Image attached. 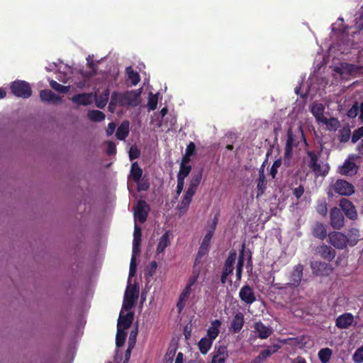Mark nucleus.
Listing matches in <instances>:
<instances>
[{"instance_id":"nucleus-46","label":"nucleus","mask_w":363,"mask_h":363,"mask_svg":"<svg viewBox=\"0 0 363 363\" xmlns=\"http://www.w3.org/2000/svg\"><path fill=\"white\" fill-rule=\"evenodd\" d=\"M158 96H159L158 93H157L155 94H154L152 93H150L149 97H148V102H147V106H148L150 110L154 111L157 108V102H158Z\"/></svg>"},{"instance_id":"nucleus-37","label":"nucleus","mask_w":363,"mask_h":363,"mask_svg":"<svg viewBox=\"0 0 363 363\" xmlns=\"http://www.w3.org/2000/svg\"><path fill=\"white\" fill-rule=\"evenodd\" d=\"M87 117L93 122H101L105 119L106 115L101 111L91 110L88 111Z\"/></svg>"},{"instance_id":"nucleus-1","label":"nucleus","mask_w":363,"mask_h":363,"mask_svg":"<svg viewBox=\"0 0 363 363\" xmlns=\"http://www.w3.org/2000/svg\"><path fill=\"white\" fill-rule=\"evenodd\" d=\"M140 89L126 91L125 92L113 91L112 93V96L118 105L122 107L138 106L140 103Z\"/></svg>"},{"instance_id":"nucleus-57","label":"nucleus","mask_w":363,"mask_h":363,"mask_svg":"<svg viewBox=\"0 0 363 363\" xmlns=\"http://www.w3.org/2000/svg\"><path fill=\"white\" fill-rule=\"evenodd\" d=\"M141 237H142L141 228L139 226L135 225V229H134L133 242H135V243H137V242L140 243L141 242Z\"/></svg>"},{"instance_id":"nucleus-63","label":"nucleus","mask_w":363,"mask_h":363,"mask_svg":"<svg viewBox=\"0 0 363 363\" xmlns=\"http://www.w3.org/2000/svg\"><path fill=\"white\" fill-rule=\"evenodd\" d=\"M195 144L193 142H190L186 148L185 153L191 156H193L195 153Z\"/></svg>"},{"instance_id":"nucleus-4","label":"nucleus","mask_w":363,"mask_h":363,"mask_svg":"<svg viewBox=\"0 0 363 363\" xmlns=\"http://www.w3.org/2000/svg\"><path fill=\"white\" fill-rule=\"evenodd\" d=\"M11 93L19 98L28 99L32 95L30 84L23 80L13 82L10 86Z\"/></svg>"},{"instance_id":"nucleus-38","label":"nucleus","mask_w":363,"mask_h":363,"mask_svg":"<svg viewBox=\"0 0 363 363\" xmlns=\"http://www.w3.org/2000/svg\"><path fill=\"white\" fill-rule=\"evenodd\" d=\"M347 239L349 240L348 245L353 247L357 245L359 240V230L357 228H352L350 230Z\"/></svg>"},{"instance_id":"nucleus-30","label":"nucleus","mask_w":363,"mask_h":363,"mask_svg":"<svg viewBox=\"0 0 363 363\" xmlns=\"http://www.w3.org/2000/svg\"><path fill=\"white\" fill-rule=\"evenodd\" d=\"M109 94H110V92H109L108 89H106L105 90H104V91L101 94H100L99 95L96 94L95 95L96 106L99 108H104L106 106V105L107 104V102L108 101Z\"/></svg>"},{"instance_id":"nucleus-26","label":"nucleus","mask_w":363,"mask_h":363,"mask_svg":"<svg viewBox=\"0 0 363 363\" xmlns=\"http://www.w3.org/2000/svg\"><path fill=\"white\" fill-rule=\"evenodd\" d=\"M228 357V349L225 346H219L216 354L213 355L211 363H225Z\"/></svg>"},{"instance_id":"nucleus-51","label":"nucleus","mask_w":363,"mask_h":363,"mask_svg":"<svg viewBox=\"0 0 363 363\" xmlns=\"http://www.w3.org/2000/svg\"><path fill=\"white\" fill-rule=\"evenodd\" d=\"M359 103L355 101L352 106L348 110L347 116L350 118H354L357 116L359 113Z\"/></svg>"},{"instance_id":"nucleus-48","label":"nucleus","mask_w":363,"mask_h":363,"mask_svg":"<svg viewBox=\"0 0 363 363\" xmlns=\"http://www.w3.org/2000/svg\"><path fill=\"white\" fill-rule=\"evenodd\" d=\"M351 135L350 129L349 127H344L340 132V141L341 143H346L347 142Z\"/></svg>"},{"instance_id":"nucleus-17","label":"nucleus","mask_w":363,"mask_h":363,"mask_svg":"<svg viewBox=\"0 0 363 363\" xmlns=\"http://www.w3.org/2000/svg\"><path fill=\"white\" fill-rule=\"evenodd\" d=\"M244 323L245 319L243 314L241 312H238L231 320L229 330L233 333H238L242 330Z\"/></svg>"},{"instance_id":"nucleus-14","label":"nucleus","mask_w":363,"mask_h":363,"mask_svg":"<svg viewBox=\"0 0 363 363\" xmlns=\"http://www.w3.org/2000/svg\"><path fill=\"white\" fill-rule=\"evenodd\" d=\"M315 252L325 260L332 261L336 256V251L330 246L324 243L315 247Z\"/></svg>"},{"instance_id":"nucleus-35","label":"nucleus","mask_w":363,"mask_h":363,"mask_svg":"<svg viewBox=\"0 0 363 363\" xmlns=\"http://www.w3.org/2000/svg\"><path fill=\"white\" fill-rule=\"evenodd\" d=\"M325 107L322 104H315L311 108V113L318 121H321L324 116Z\"/></svg>"},{"instance_id":"nucleus-49","label":"nucleus","mask_w":363,"mask_h":363,"mask_svg":"<svg viewBox=\"0 0 363 363\" xmlns=\"http://www.w3.org/2000/svg\"><path fill=\"white\" fill-rule=\"evenodd\" d=\"M320 122L325 124L330 130L336 129L339 124L338 120L335 118H330V119H328L326 117H325Z\"/></svg>"},{"instance_id":"nucleus-36","label":"nucleus","mask_w":363,"mask_h":363,"mask_svg":"<svg viewBox=\"0 0 363 363\" xmlns=\"http://www.w3.org/2000/svg\"><path fill=\"white\" fill-rule=\"evenodd\" d=\"M142 175L143 169L140 167L137 162H133L130 169V177L134 182H139Z\"/></svg>"},{"instance_id":"nucleus-52","label":"nucleus","mask_w":363,"mask_h":363,"mask_svg":"<svg viewBox=\"0 0 363 363\" xmlns=\"http://www.w3.org/2000/svg\"><path fill=\"white\" fill-rule=\"evenodd\" d=\"M138 184V191H147L150 188V183L147 179L141 178L139 182H135Z\"/></svg>"},{"instance_id":"nucleus-11","label":"nucleus","mask_w":363,"mask_h":363,"mask_svg":"<svg viewBox=\"0 0 363 363\" xmlns=\"http://www.w3.org/2000/svg\"><path fill=\"white\" fill-rule=\"evenodd\" d=\"M340 207L345 215L350 220H356L358 214L354 205L347 199H341L340 200Z\"/></svg>"},{"instance_id":"nucleus-6","label":"nucleus","mask_w":363,"mask_h":363,"mask_svg":"<svg viewBox=\"0 0 363 363\" xmlns=\"http://www.w3.org/2000/svg\"><path fill=\"white\" fill-rule=\"evenodd\" d=\"M331 189L336 194L341 196H351L354 193V186L352 184L342 179H338L331 185Z\"/></svg>"},{"instance_id":"nucleus-56","label":"nucleus","mask_w":363,"mask_h":363,"mask_svg":"<svg viewBox=\"0 0 363 363\" xmlns=\"http://www.w3.org/2000/svg\"><path fill=\"white\" fill-rule=\"evenodd\" d=\"M353 359L357 363L363 362V345L355 351Z\"/></svg>"},{"instance_id":"nucleus-32","label":"nucleus","mask_w":363,"mask_h":363,"mask_svg":"<svg viewBox=\"0 0 363 363\" xmlns=\"http://www.w3.org/2000/svg\"><path fill=\"white\" fill-rule=\"evenodd\" d=\"M213 342V340L207 337H202L198 343V347L201 353L203 354H207L212 347Z\"/></svg>"},{"instance_id":"nucleus-60","label":"nucleus","mask_w":363,"mask_h":363,"mask_svg":"<svg viewBox=\"0 0 363 363\" xmlns=\"http://www.w3.org/2000/svg\"><path fill=\"white\" fill-rule=\"evenodd\" d=\"M140 155V151L136 147H130L129 151V157L130 160H135L139 157Z\"/></svg>"},{"instance_id":"nucleus-15","label":"nucleus","mask_w":363,"mask_h":363,"mask_svg":"<svg viewBox=\"0 0 363 363\" xmlns=\"http://www.w3.org/2000/svg\"><path fill=\"white\" fill-rule=\"evenodd\" d=\"M311 267L313 273L317 276H327L333 270L328 264L319 261L311 262Z\"/></svg>"},{"instance_id":"nucleus-59","label":"nucleus","mask_w":363,"mask_h":363,"mask_svg":"<svg viewBox=\"0 0 363 363\" xmlns=\"http://www.w3.org/2000/svg\"><path fill=\"white\" fill-rule=\"evenodd\" d=\"M116 152V147L115 143L112 141H108L107 143V150H106L107 155H115Z\"/></svg>"},{"instance_id":"nucleus-7","label":"nucleus","mask_w":363,"mask_h":363,"mask_svg":"<svg viewBox=\"0 0 363 363\" xmlns=\"http://www.w3.org/2000/svg\"><path fill=\"white\" fill-rule=\"evenodd\" d=\"M237 254L235 250H231L225 262L223 272L220 276V282L225 284L227 281V277L231 274L234 269Z\"/></svg>"},{"instance_id":"nucleus-58","label":"nucleus","mask_w":363,"mask_h":363,"mask_svg":"<svg viewBox=\"0 0 363 363\" xmlns=\"http://www.w3.org/2000/svg\"><path fill=\"white\" fill-rule=\"evenodd\" d=\"M137 264H136V258L134 256H132L130 263V269H129V277H134L136 273Z\"/></svg>"},{"instance_id":"nucleus-47","label":"nucleus","mask_w":363,"mask_h":363,"mask_svg":"<svg viewBox=\"0 0 363 363\" xmlns=\"http://www.w3.org/2000/svg\"><path fill=\"white\" fill-rule=\"evenodd\" d=\"M191 166L189 164H180L179 172L177 174V177H182L185 179L191 172Z\"/></svg>"},{"instance_id":"nucleus-44","label":"nucleus","mask_w":363,"mask_h":363,"mask_svg":"<svg viewBox=\"0 0 363 363\" xmlns=\"http://www.w3.org/2000/svg\"><path fill=\"white\" fill-rule=\"evenodd\" d=\"M126 337L125 330L122 328H117V333L116 337V345L117 347H121L123 345Z\"/></svg>"},{"instance_id":"nucleus-23","label":"nucleus","mask_w":363,"mask_h":363,"mask_svg":"<svg viewBox=\"0 0 363 363\" xmlns=\"http://www.w3.org/2000/svg\"><path fill=\"white\" fill-rule=\"evenodd\" d=\"M311 233L314 238L323 240L327 237L326 227L322 223L316 222L311 228Z\"/></svg>"},{"instance_id":"nucleus-29","label":"nucleus","mask_w":363,"mask_h":363,"mask_svg":"<svg viewBox=\"0 0 363 363\" xmlns=\"http://www.w3.org/2000/svg\"><path fill=\"white\" fill-rule=\"evenodd\" d=\"M129 125L130 123L128 121H124L121 123L116 133L117 139L123 140L128 137L129 134Z\"/></svg>"},{"instance_id":"nucleus-54","label":"nucleus","mask_w":363,"mask_h":363,"mask_svg":"<svg viewBox=\"0 0 363 363\" xmlns=\"http://www.w3.org/2000/svg\"><path fill=\"white\" fill-rule=\"evenodd\" d=\"M281 163H282L281 159L276 160L274 162V163L270 169V175L272 176V178H275V177L277 174L278 168L281 167Z\"/></svg>"},{"instance_id":"nucleus-39","label":"nucleus","mask_w":363,"mask_h":363,"mask_svg":"<svg viewBox=\"0 0 363 363\" xmlns=\"http://www.w3.org/2000/svg\"><path fill=\"white\" fill-rule=\"evenodd\" d=\"M244 245H242V249L240 252L238 261L236 266V277L237 280L240 281L242 277V267L244 264Z\"/></svg>"},{"instance_id":"nucleus-24","label":"nucleus","mask_w":363,"mask_h":363,"mask_svg":"<svg viewBox=\"0 0 363 363\" xmlns=\"http://www.w3.org/2000/svg\"><path fill=\"white\" fill-rule=\"evenodd\" d=\"M357 167L356 164L349 160H345L343 165L340 168V174L345 176H352L357 173Z\"/></svg>"},{"instance_id":"nucleus-2","label":"nucleus","mask_w":363,"mask_h":363,"mask_svg":"<svg viewBox=\"0 0 363 363\" xmlns=\"http://www.w3.org/2000/svg\"><path fill=\"white\" fill-rule=\"evenodd\" d=\"M298 134H294L291 128L287 130V139L284 148V158L290 160L292 156L294 147L298 146L300 139L303 140L304 144L308 145V143L305 138L302 126L300 125L298 128Z\"/></svg>"},{"instance_id":"nucleus-45","label":"nucleus","mask_w":363,"mask_h":363,"mask_svg":"<svg viewBox=\"0 0 363 363\" xmlns=\"http://www.w3.org/2000/svg\"><path fill=\"white\" fill-rule=\"evenodd\" d=\"M315 210L322 216H326L328 213V203L325 199L318 201Z\"/></svg>"},{"instance_id":"nucleus-20","label":"nucleus","mask_w":363,"mask_h":363,"mask_svg":"<svg viewBox=\"0 0 363 363\" xmlns=\"http://www.w3.org/2000/svg\"><path fill=\"white\" fill-rule=\"evenodd\" d=\"M254 328L255 332L258 333V337L260 339H267L273 333V330L271 328L266 326L261 321L256 322L254 325Z\"/></svg>"},{"instance_id":"nucleus-13","label":"nucleus","mask_w":363,"mask_h":363,"mask_svg":"<svg viewBox=\"0 0 363 363\" xmlns=\"http://www.w3.org/2000/svg\"><path fill=\"white\" fill-rule=\"evenodd\" d=\"M303 265L298 264L293 267L292 271L289 274V286L293 287H298L302 280L303 277Z\"/></svg>"},{"instance_id":"nucleus-22","label":"nucleus","mask_w":363,"mask_h":363,"mask_svg":"<svg viewBox=\"0 0 363 363\" xmlns=\"http://www.w3.org/2000/svg\"><path fill=\"white\" fill-rule=\"evenodd\" d=\"M194 194L191 191H186L181 203L177 206V209L179 211L180 214H184L188 211Z\"/></svg>"},{"instance_id":"nucleus-16","label":"nucleus","mask_w":363,"mask_h":363,"mask_svg":"<svg viewBox=\"0 0 363 363\" xmlns=\"http://www.w3.org/2000/svg\"><path fill=\"white\" fill-rule=\"evenodd\" d=\"M353 322V315L350 313H345L337 318L335 325L338 328L347 329L352 325Z\"/></svg>"},{"instance_id":"nucleus-10","label":"nucleus","mask_w":363,"mask_h":363,"mask_svg":"<svg viewBox=\"0 0 363 363\" xmlns=\"http://www.w3.org/2000/svg\"><path fill=\"white\" fill-rule=\"evenodd\" d=\"M330 225L335 230H340L345 225V217L340 208L333 207L330 212Z\"/></svg>"},{"instance_id":"nucleus-33","label":"nucleus","mask_w":363,"mask_h":363,"mask_svg":"<svg viewBox=\"0 0 363 363\" xmlns=\"http://www.w3.org/2000/svg\"><path fill=\"white\" fill-rule=\"evenodd\" d=\"M209 250V245L201 244L194 261L195 266L202 264V258L208 254Z\"/></svg>"},{"instance_id":"nucleus-42","label":"nucleus","mask_w":363,"mask_h":363,"mask_svg":"<svg viewBox=\"0 0 363 363\" xmlns=\"http://www.w3.org/2000/svg\"><path fill=\"white\" fill-rule=\"evenodd\" d=\"M277 350L272 351L270 349H266L260 352L259 355L253 360V363H263L272 353L275 352Z\"/></svg>"},{"instance_id":"nucleus-9","label":"nucleus","mask_w":363,"mask_h":363,"mask_svg":"<svg viewBox=\"0 0 363 363\" xmlns=\"http://www.w3.org/2000/svg\"><path fill=\"white\" fill-rule=\"evenodd\" d=\"M150 211V206L144 200L138 201L136 206L134 208V217L140 223H144L147 218Z\"/></svg>"},{"instance_id":"nucleus-8","label":"nucleus","mask_w":363,"mask_h":363,"mask_svg":"<svg viewBox=\"0 0 363 363\" xmlns=\"http://www.w3.org/2000/svg\"><path fill=\"white\" fill-rule=\"evenodd\" d=\"M329 242L336 249L344 250L348 245L347 236L341 232L334 231L328 235Z\"/></svg>"},{"instance_id":"nucleus-25","label":"nucleus","mask_w":363,"mask_h":363,"mask_svg":"<svg viewBox=\"0 0 363 363\" xmlns=\"http://www.w3.org/2000/svg\"><path fill=\"white\" fill-rule=\"evenodd\" d=\"M72 101L78 105H89L92 102V94L82 93L76 94L72 96Z\"/></svg>"},{"instance_id":"nucleus-3","label":"nucleus","mask_w":363,"mask_h":363,"mask_svg":"<svg viewBox=\"0 0 363 363\" xmlns=\"http://www.w3.org/2000/svg\"><path fill=\"white\" fill-rule=\"evenodd\" d=\"M307 155L309 157L308 166L313 172L316 176L325 177L330 170L328 164H324L323 167L318 163V157L315 151L308 150Z\"/></svg>"},{"instance_id":"nucleus-34","label":"nucleus","mask_w":363,"mask_h":363,"mask_svg":"<svg viewBox=\"0 0 363 363\" xmlns=\"http://www.w3.org/2000/svg\"><path fill=\"white\" fill-rule=\"evenodd\" d=\"M170 245L169 232H166L164 234L162 235L160 238L157 247V254L159 255L162 253L165 248Z\"/></svg>"},{"instance_id":"nucleus-61","label":"nucleus","mask_w":363,"mask_h":363,"mask_svg":"<svg viewBox=\"0 0 363 363\" xmlns=\"http://www.w3.org/2000/svg\"><path fill=\"white\" fill-rule=\"evenodd\" d=\"M184 185V179L182 177H177V194L179 196L183 191Z\"/></svg>"},{"instance_id":"nucleus-64","label":"nucleus","mask_w":363,"mask_h":363,"mask_svg":"<svg viewBox=\"0 0 363 363\" xmlns=\"http://www.w3.org/2000/svg\"><path fill=\"white\" fill-rule=\"evenodd\" d=\"M213 234L214 233H213L211 230H207V233L205 235L201 243L210 246L211 240L213 238Z\"/></svg>"},{"instance_id":"nucleus-21","label":"nucleus","mask_w":363,"mask_h":363,"mask_svg":"<svg viewBox=\"0 0 363 363\" xmlns=\"http://www.w3.org/2000/svg\"><path fill=\"white\" fill-rule=\"evenodd\" d=\"M192 291V287L186 285L185 288L181 292L179 300L177 303V308L179 313H181L182 310L184 308L186 305V301L188 300L190 294Z\"/></svg>"},{"instance_id":"nucleus-55","label":"nucleus","mask_w":363,"mask_h":363,"mask_svg":"<svg viewBox=\"0 0 363 363\" xmlns=\"http://www.w3.org/2000/svg\"><path fill=\"white\" fill-rule=\"evenodd\" d=\"M138 335V328L135 330H132L129 338H128V346L129 347H134L136 343V337Z\"/></svg>"},{"instance_id":"nucleus-43","label":"nucleus","mask_w":363,"mask_h":363,"mask_svg":"<svg viewBox=\"0 0 363 363\" xmlns=\"http://www.w3.org/2000/svg\"><path fill=\"white\" fill-rule=\"evenodd\" d=\"M50 86L52 87V89L61 94H66L69 90V86L62 85L55 80H51L50 82Z\"/></svg>"},{"instance_id":"nucleus-41","label":"nucleus","mask_w":363,"mask_h":363,"mask_svg":"<svg viewBox=\"0 0 363 363\" xmlns=\"http://www.w3.org/2000/svg\"><path fill=\"white\" fill-rule=\"evenodd\" d=\"M332 350L328 347H326L320 350L318 356L322 363H328L332 356Z\"/></svg>"},{"instance_id":"nucleus-62","label":"nucleus","mask_w":363,"mask_h":363,"mask_svg":"<svg viewBox=\"0 0 363 363\" xmlns=\"http://www.w3.org/2000/svg\"><path fill=\"white\" fill-rule=\"evenodd\" d=\"M304 193V188L302 185L298 186L293 190V194L296 198L300 199Z\"/></svg>"},{"instance_id":"nucleus-53","label":"nucleus","mask_w":363,"mask_h":363,"mask_svg":"<svg viewBox=\"0 0 363 363\" xmlns=\"http://www.w3.org/2000/svg\"><path fill=\"white\" fill-rule=\"evenodd\" d=\"M362 137H363V126L354 130V132L352 135L351 141L352 143H356Z\"/></svg>"},{"instance_id":"nucleus-28","label":"nucleus","mask_w":363,"mask_h":363,"mask_svg":"<svg viewBox=\"0 0 363 363\" xmlns=\"http://www.w3.org/2000/svg\"><path fill=\"white\" fill-rule=\"evenodd\" d=\"M221 325V321L216 319L211 323V326L207 330V337L214 340L219 334V328Z\"/></svg>"},{"instance_id":"nucleus-12","label":"nucleus","mask_w":363,"mask_h":363,"mask_svg":"<svg viewBox=\"0 0 363 363\" xmlns=\"http://www.w3.org/2000/svg\"><path fill=\"white\" fill-rule=\"evenodd\" d=\"M240 300L247 305H251L256 301V296L252 286L245 284L240 290Z\"/></svg>"},{"instance_id":"nucleus-18","label":"nucleus","mask_w":363,"mask_h":363,"mask_svg":"<svg viewBox=\"0 0 363 363\" xmlns=\"http://www.w3.org/2000/svg\"><path fill=\"white\" fill-rule=\"evenodd\" d=\"M40 98L41 101L48 103L60 104L62 102V98L50 89L41 90L40 92Z\"/></svg>"},{"instance_id":"nucleus-19","label":"nucleus","mask_w":363,"mask_h":363,"mask_svg":"<svg viewBox=\"0 0 363 363\" xmlns=\"http://www.w3.org/2000/svg\"><path fill=\"white\" fill-rule=\"evenodd\" d=\"M133 318L134 314L133 312H128L125 315H122V312H121L118 319L117 328L128 329L130 327Z\"/></svg>"},{"instance_id":"nucleus-27","label":"nucleus","mask_w":363,"mask_h":363,"mask_svg":"<svg viewBox=\"0 0 363 363\" xmlns=\"http://www.w3.org/2000/svg\"><path fill=\"white\" fill-rule=\"evenodd\" d=\"M203 176V169H201L199 172L192 174V177L187 189L188 191L193 193H196L199 185L201 183Z\"/></svg>"},{"instance_id":"nucleus-40","label":"nucleus","mask_w":363,"mask_h":363,"mask_svg":"<svg viewBox=\"0 0 363 363\" xmlns=\"http://www.w3.org/2000/svg\"><path fill=\"white\" fill-rule=\"evenodd\" d=\"M125 72L128 77V79L131 81L133 85H136L140 80V77L138 72L135 71L132 67H128L125 69Z\"/></svg>"},{"instance_id":"nucleus-31","label":"nucleus","mask_w":363,"mask_h":363,"mask_svg":"<svg viewBox=\"0 0 363 363\" xmlns=\"http://www.w3.org/2000/svg\"><path fill=\"white\" fill-rule=\"evenodd\" d=\"M267 179L264 173V169L261 168L259 171V179L257 182V196H259L262 195L264 191L267 189Z\"/></svg>"},{"instance_id":"nucleus-5","label":"nucleus","mask_w":363,"mask_h":363,"mask_svg":"<svg viewBox=\"0 0 363 363\" xmlns=\"http://www.w3.org/2000/svg\"><path fill=\"white\" fill-rule=\"evenodd\" d=\"M139 288L136 284L128 285L125 292L123 308L126 311L131 310L138 298Z\"/></svg>"},{"instance_id":"nucleus-50","label":"nucleus","mask_w":363,"mask_h":363,"mask_svg":"<svg viewBox=\"0 0 363 363\" xmlns=\"http://www.w3.org/2000/svg\"><path fill=\"white\" fill-rule=\"evenodd\" d=\"M199 272H200V268L199 267L198 269H196V266L194 265L193 274L188 279V281L186 284L187 286L192 287L196 284V282L197 281L198 278H199Z\"/></svg>"}]
</instances>
